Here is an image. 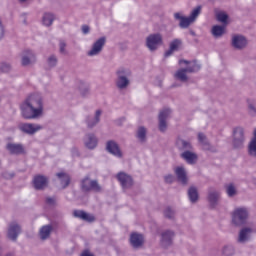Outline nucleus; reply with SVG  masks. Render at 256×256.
I'll return each instance as SVG.
<instances>
[{
	"label": "nucleus",
	"mask_w": 256,
	"mask_h": 256,
	"mask_svg": "<svg viewBox=\"0 0 256 256\" xmlns=\"http://www.w3.org/2000/svg\"><path fill=\"white\" fill-rule=\"evenodd\" d=\"M177 145H178V147H181L182 149H191V143H189L185 140H178Z\"/></svg>",
	"instance_id": "43"
},
{
	"label": "nucleus",
	"mask_w": 256,
	"mask_h": 256,
	"mask_svg": "<svg viewBox=\"0 0 256 256\" xmlns=\"http://www.w3.org/2000/svg\"><path fill=\"white\" fill-rule=\"evenodd\" d=\"M146 135H147V129H145V127H139L137 132V137L139 141H145Z\"/></svg>",
	"instance_id": "41"
},
{
	"label": "nucleus",
	"mask_w": 256,
	"mask_h": 256,
	"mask_svg": "<svg viewBox=\"0 0 256 256\" xmlns=\"http://www.w3.org/2000/svg\"><path fill=\"white\" fill-rule=\"evenodd\" d=\"M84 145L87 149H95L97 147V136L95 134H87L84 138Z\"/></svg>",
	"instance_id": "21"
},
{
	"label": "nucleus",
	"mask_w": 256,
	"mask_h": 256,
	"mask_svg": "<svg viewBox=\"0 0 256 256\" xmlns=\"http://www.w3.org/2000/svg\"><path fill=\"white\" fill-rule=\"evenodd\" d=\"M198 140L203 146V149H205L206 151H211V148L209 147V142H207V138L205 137V134L199 133Z\"/></svg>",
	"instance_id": "36"
},
{
	"label": "nucleus",
	"mask_w": 256,
	"mask_h": 256,
	"mask_svg": "<svg viewBox=\"0 0 256 256\" xmlns=\"http://www.w3.org/2000/svg\"><path fill=\"white\" fill-rule=\"evenodd\" d=\"M81 256H93V254H91V252L89 251H84Z\"/></svg>",
	"instance_id": "51"
},
{
	"label": "nucleus",
	"mask_w": 256,
	"mask_h": 256,
	"mask_svg": "<svg viewBox=\"0 0 256 256\" xmlns=\"http://www.w3.org/2000/svg\"><path fill=\"white\" fill-rule=\"evenodd\" d=\"M18 127L22 133H27V135H35V133L43 129V126L31 123H21Z\"/></svg>",
	"instance_id": "6"
},
{
	"label": "nucleus",
	"mask_w": 256,
	"mask_h": 256,
	"mask_svg": "<svg viewBox=\"0 0 256 256\" xmlns=\"http://www.w3.org/2000/svg\"><path fill=\"white\" fill-rule=\"evenodd\" d=\"M211 33L213 37H222L225 34V26L215 25L212 27Z\"/></svg>",
	"instance_id": "32"
},
{
	"label": "nucleus",
	"mask_w": 256,
	"mask_h": 256,
	"mask_svg": "<svg viewBox=\"0 0 256 256\" xmlns=\"http://www.w3.org/2000/svg\"><path fill=\"white\" fill-rule=\"evenodd\" d=\"M117 179L124 190L133 186V178L125 172L118 173Z\"/></svg>",
	"instance_id": "10"
},
{
	"label": "nucleus",
	"mask_w": 256,
	"mask_h": 256,
	"mask_svg": "<svg viewBox=\"0 0 256 256\" xmlns=\"http://www.w3.org/2000/svg\"><path fill=\"white\" fill-rule=\"evenodd\" d=\"M201 10L202 7L201 6H197L196 8H194L192 10V12L190 13V18L191 20L195 23L196 19L199 17V15H201Z\"/></svg>",
	"instance_id": "37"
},
{
	"label": "nucleus",
	"mask_w": 256,
	"mask_h": 256,
	"mask_svg": "<svg viewBox=\"0 0 256 256\" xmlns=\"http://www.w3.org/2000/svg\"><path fill=\"white\" fill-rule=\"evenodd\" d=\"M117 73H118V78L116 81V85L118 89H127V87L129 86L128 77H131V70L127 68H120Z\"/></svg>",
	"instance_id": "4"
},
{
	"label": "nucleus",
	"mask_w": 256,
	"mask_h": 256,
	"mask_svg": "<svg viewBox=\"0 0 256 256\" xmlns=\"http://www.w3.org/2000/svg\"><path fill=\"white\" fill-rule=\"evenodd\" d=\"M57 177H58L63 188L67 187V185H69V183L71 181V179L69 178V174H66L64 172L58 173Z\"/></svg>",
	"instance_id": "34"
},
{
	"label": "nucleus",
	"mask_w": 256,
	"mask_h": 256,
	"mask_svg": "<svg viewBox=\"0 0 256 256\" xmlns=\"http://www.w3.org/2000/svg\"><path fill=\"white\" fill-rule=\"evenodd\" d=\"M247 219H249V208L247 207H238L232 212V223L236 227L245 225Z\"/></svg>",
	"instance_id": "3"
},
{
	"label": "nucleus",
	"mask_w": 256,
	"mask_h": 256,
	"mask_svg": "<svg viewBox=\"0 0 256 256\" xmlns=\"http://www.w3.org/2000/svg\"><path fill=\"white\" fill-rule=\"evenodd\" d=\"M255 232V229L251 226L244 227L240 230L238 235V243H247L251 239V235Z\"/></svg>",
	"instance_id": "11"
},
{
	"label": "nucleus",
	"mask_w": 256,
	"mask_h": 256,
	"mask_svg": "<svg viewBox=\"0 0 256 256\" xmlns=\"http://www.w3.org/2000/svg\"><path fill=\"white\" fill-rule=\"evenodd\" d=\"M53 21H55V14L51 12H46L43 14L42 24L45 25V27H51V25H53Z\"/></svg>",
	"instance_id": "27"
},
{
	"label": "nucleus",
	"mask_w": 256,
	"mask_h": 256,
	"mask_svg": "<svg viewBox=\"0 0 256 256\" xmlns=\"http://www.w3.org/2000/svg\"><path fill=\"white\" fill-rule=\"evenodd\" d=\"M171 115V109L166 108L162 111H160L158 119H159V130L162 133H165L167 131V119H169V116Z\"/></svg>",
	"instance_id": "8"
},
{
	"label": "nucleus",
	"mask_w": 256,
	"mask_h": 256,
	"mask_svg": "<svg viewBox=\"0 0 256 256\" xmlns=\"http://www.w3.org/2000/svg\"><path fill=\"white\" fill-rule=\"evenodd\" d=\"M248 153L252 157H256V128L254 129L253 138L251 139L248 146Z\"/></svg>",
	"instance_id": "29"
},
{
	"label": "nucleus",
	"mask_w": 256,
	"mask_h": 256,
	"mask_svg": "<svg viewBox=\"0 0 256 256\" xmlns=\"http://www.w3.org/2000/svg\"><path fill=\"white\" fill-rule=\"evenodd\" d=\"M46 203L48 205H54L55 204V198H47Z\"/></svg>",
	"instance_id": "50"
},
{
	"label": "nucleus",
	"mask_w": 256,
	"mask_h": 256,
	"mask_svg": "<svg viewBox=\"0 0 256 256\" xmlns=\"http://www.w3.org/2000/svg\"><path fill=\"white\" fill-rule=\"evenodd\" d=\"M174 19H176V21H180L179 25L181 29H187L191 23H194L189 16L185 17L181 12L175 13Z\"/></svg>",
	"instance_id": "16"
},
{
	"label": "nucleus",
	"mask_w": 256,
	"mask_h": 256,
	"mask_svg": "<svg viewBox=\"0 0 256 256\" xmlns=\"http://www.w3.org/2000/svg\"><path fill=\"white\" fill-rule=\"evenodd\" d=\"M3 35H5V30L3 28V24L0 21V39H3Z\"/></svg>",
	"instance_id": "48"
},
{
	"label": "nucleus",
	"mask_w": 256,
	"mask_h": 256,
	"mask_svg": "<svg viewBox=\"0 0 256 256\" xmlns=\"http://www.w3.org/2000/svg\"><path fill=\"white\" fill-rule=\"evenodd\" d=\"M101 110H97L94 117H89L86 120L88 127H95L101 121Z\"/></svg>",
	"instance_id": "28"
},
{
	"label": "nucleus",
	"mask_w": 256,
	"mask_h": 256,
	"mask_svg": "<svg viewBox=\"0 0 256 256\" xmlns=\"http://www.w3.org/2000/svg\"><path fill=\"white\" fill-rule=\"evenodd\" d=\"M32 63H35V52L31 50L24 51L22 54V65L26 67Z\"/></svg>",
	"instance_id": "20"
},
{
	"label": "nucleus",
	"mask_w": 256,
	"mask_h": 256,
	"mask_svg": "<svg viewBox=\"0 0 256 256\" xmlns=\"http://www.w3.org/2000/svg\"><path fill=\"white\" fill-rule=\"evenodd\" d=\"M164 217L167 219H173L175 217V210L171 207H166L164 210Z\"/></svg>",
	"instance_id": "42"
},
{
	"label": "nucleus",
	"mask_w": 256,
	"mask_h": 256,
	"mask_svg": "<svg viewBox=\"0 0 256 256\" xmlns=\"http://www.w3.org/2000/svg\"><path fill=\"white\" fill-rule=\"evenodd\" d=\"M164 180L166 183H173V181H175V176L172 174H167L164 176Z\"/></svg>",
	"instance_id": "46"
},
{
	"label": "nucleus",
	"mask_w": 256,
	"mask_h": 256,
	"mask_svg": "<svg viewBox=\"0 0 256 256\" xmlns=\"http://www.w3.org/2000/svg\"><path fill=\"white\" fill-rule=\"evenodd\" d=\"M7 149L14 155H19V153H23V146L21 144L9 143L7 145Z\"/></svg>",
	"instance_id": "30"
},
{
	"label": "nucleus",
	"mask_w": 256,
	"mask_h": 256,
	"mask_svg": "<svg viewBox=\"0 0 256 256\" xmlns=\"http://www.w3.org/2000/svg\"><path fill=\"white\" fill-rule=\"evenodd\" d=\"M89 31H90L89 26H87V25L82 26V32L84 35H87V33H89Z\"/></svg>",
	"instance_id": "49"
},
{
	"label": "nucleus",
	"mask_w": 256,
	"mask_h": 256,
	"mask_svg": "<svg viewBox=\"0 0 256 256\" xmlns=\"http://www.w3.org/2000/svg\"><path fill=\"white\" fill-rule=\"evenodd\" d=\"M0 69L3 71V73H7V71L11 69V65H9L8 63H2L0 64Z\"/></svg>",
	"instance_id": "45"
},
{
	"label": "nucleus",
	"mask_w": 256,
	"mask_h": 256,
	"mask_svg": "<svg viewBox=\"0 0 256 256\" xmlns=\"http://www.w3.org/2000/svg\"><path fill=\"white\" fill-rule=\"evenodd\" d=\"M24 119H39L43 115V98L39 94L30 95L21 105Z\"/></svg>",
	"instance_id": "1"
},
{
	"label": "nucleus",
	"mask_w": 256,
	"mask_h": 256,
	"mask_svg": "<svg viewBox=\"0 0 256 256\" xmlns=\"http://www.w3.org/2000/svg\"><path fill=\"white\" fill-rule=\"evenodd\" d=\"M173 237H175V232L168 230V231H164L161 234V240H160V244L162 247H169L171 245H173Z\"/></svg>",
	"instance_id": "14"
},
{
	"label": "nucleus",
	"mask_w": 256,
	"mask_h": 256,
	"mask_svg": "<svg viewBox=\"0 0 256 256\" xmlns=\"http://www.w3.org/2000/svg\"><path fill=\"white\" fill-rule=\"evenodd\" d=\"M216 19L217 21H219L220 23H223L224 25H227L229 23V16L227 15V13L222 11L216 14Z\"/></svg>",
	"instance_id": "35"
},
{
	"label": "nucleus",
	"mask_w": 256,
	"mask_h": 256,
	"mask_svg": "<svg viewBox=\"0 0 256 256\" xmlns=\"http://www.w3.org/2000/svg\"><path fill=\"white\" fill-rule=\"evenodd\" d=\"M232 46L235 49H243L247 46V39L242 35H235L232 37Z\"/></svg>",
	"instance_id": "19"
},
{
	"label": "nucleus",
	"mask_w": 256,
	"mask_h": 256,
	"mask_svg": "<svg viewBox=\"0 0 256 256\" xmlns=\"http://www.w3.org/2000/svg\"><path fill=\"white\" fill-rule=\"evenodd\" d=\"M222 253L225 256H231L235 254V248L232 245L224 246L222 249Z\"/></svg>",
	"instance_id": "38"
},
{
	"label": "nucleus",
	"mask_w": 256,
	"mask_h": 256,
	"mask_svg": "<svg viewBox=\"0 0 256 256\" xmlns=\"http://www.w3.org/2000/svg\"><path fill=\"white\" fill-rule=\"evenodd\" d=\"M174 173L179 181V183H182V185H187V171L185 170V167L183 166H177L174 169Z\"/></svg>",
	"instance_id": "17"
},
{
	"label": "nucleus",
	"mask_w": 256,
	"mask_h": 256,
	"mask_svg": "<svg viewBox=\"0 0 256 256\" xmlns=\"http://www.w3.org/2000/svg\"><path fill=\"white\" fill-rule=\"evenodd\" d=\"M181 157L184 161L189 163V165H193L197 161V154L191 152V151H185L181 154Z\"/></svg>",
	"instance_id": "25"
},
{
	"label": "nucleus",
	"mask_w": 256,
	"mask_h": 256,
	"mask_svg": "<svg viewBox=\"0 0 256 256\" xmlns=\"http://www.w3.org/2000/svg\"><path fill=\"white\" fill-rule=\"evenodd\" d=\"M19 233H21V227L16 222H12L8 227V238L15 241L19 237Z\"/></svg>",
	"instance_id": "18"
},
{
	"label": "nucleus",
	"mask_w": 256,
	"mask_h": 256,
	"mask_svg": "<svg viewBox=\"0 0 256 256\" xmlns=\"http://www.w3.org/2000/svg\"><path fill=\"white\" fill-rule=\"evenodd\" d=\"M51 231H53V227L51 225H45L40 229V239L45 240L48 239L49 235H51Z\"/></svg>",
	"instance_id": "33"
},
{
	"label": "nucleus",
	"mask_w": 256,
	"mask_h": 256,
	"mask_svg": "<svg viewBox=\"0 0 256 256\" xmlns=\"http://www.w3.org/2000/svg\"><path fill=\"white\" fill-rule=\"evenodd\" d=\"M35 189H45L47 187V178L45 176H36L33 180Z\"/></svg>",
	"instance_id": "23"
},
{
	"label": "nucleus",
	"mask_w": 256,
	"mask_h": 256,
	"mask_svg": "<svg viewBox=\"0 0 256 256\" xmlns=\"http://www.w3.org/2000/svg\"><path fill=\"white\" fill-rule=\"evenodd\" d=\"M59 47H60V53H65V47H67V44L65 43V41L61 40L59 43Z\"/></svg>",
	"instance_id": "47"
},
{
	"label": "nucleus",
	"mask_w": 256,
	"mask_h": 256,
	"mask_svg": "<svg viewBox=\"0 0 256 256\" xmlns=\"http://www.w3.org/2000/svg\"><path fill=\"white\" fill-rule=\"evenodd\" d=\"M188 197L191 203H197V201L199 200V192L197 191V188L193 186L190 187L188 189Z\"/></svg>",
	"instance_id": "31"
},
{
	"label": "nucleus",
	"mask_w": 256,
	"mask_h": 256,
	"mask_svg": "<svg viewBox=\"0 0 256 256\" xmlns=\"http://www.w3.org/2000/svg\"><path fill=\"white\" fill-rule=\"evenodd\" d=\"M208 203L211 209H217L221 205V193L217 190H210L208 193Z\"/></svg>",
	"instance_id": "7"
},
{
	"label": "nucleus",
	"mask_w": 256,
	"mask_h": 256,
	"mask_svg": "<svg viewBox=\"0 0 256 256\" xmlns=\"http://www.w3.org/2000/svg\"><path fill=\"white\" fill-rule=\"evenodd\" d=\"M105 46V37H101L92 45V48L88 51V57H95L103 51V47Z\"/></svg>",
	"instance_id": "9"
},
{
	"label": "nucleus",
	"mask_w": 256,
	"mask_h": 256,
	"mask_svg": "<svg viewBox=\"0 0 256 256\" xmlns=\"http://www.w3.org/2000/svg\"><path fill=\"white\" fill-rule=\"evenodd\" d=\"M73 155H79V151L77 149L73 150Z\"/></svg>",
	"instance_id": "53"
},
{
	"label": "nucleus",
	"mask_w": 256,
	"mask_h": 256,
	"mask_svg": "<svg viewBox=\"0 0 256 256\" xmlns=\"http://www.w3.org/2000/svg\"><path fill=\"white\" fill-rule=\"evenodd\" d=\"M29 0H18L19 3H21V5L28 3Z\"/></svg>",
	"instance_id": "52"
},
{
	"label": "nucleus",
	"mask_w": 256,
	"mask_h": 256,
	"mask_svg": "<svg viewBox=\"0 0 256 256\" xmlns=\"http://www.w3.org/2000/svg\"><path fill=\"white\" fill-rule=\"evenodd\" d=\"M106 149L108 153H111V155H114V157H118V159H121V157H123V152H121L119 144H117V142L115 141H108Z\"/></svg>",
	"instance_id": "13"
},
{
	"label": "nucleus",
	"mask_w": 256,
	"mask_h": 256,
	"mask_svg": "<svg viewBox=\"0 0 256 256\" xmlns=\"http://www.w3.org/2000/svg\"><path fill=\"white\" fill-rule=\"evenodd\" d=\"M47 66L52 69V67H57V56L50 55L47 59Z\"/></svg>",
	"instance_id": "40"
},
{
	"label": "nucleus",
	"mask_w": 256,
	"mask_h": 256,
	"mask_svg": "<svg viewBox=\"0 0 256 256\" xmlns=\"http://www.w3.org/2000/svg\"><path fill=\"white\" fill-rule=\"evenodd\" d=\"M179 47H181V39H174L170 43V48L165 52L164 57H171L175 51H179Z\"/></svg>",
	"instance_id": "22"
},
{
	"label": "nucleus",
	"mask_w": 256,
	"mask_h": 256,
	"mask_svg": "<svg viewBox=\"0 0 256 256\" xmlns=\"http://www.w3.org/2000/svg\"><path fill=\"white\" fill-rule=\"evenodd\" d=\"M74 217H78V219H83V221H95V217L93 215L81 210H75Z\"/></svg>",
	"instance_id": "24"
},
{
	"label": "nucleus",
	"mask_w": 256,
	"mask_h": 256,
	"mask_svg": "<svg viewBox=\"0 0 256 256\" xmlns=\"http://www.w3.org/2000/svg\"><path fill=\"white\" fill-rule=\"evenodd\" d=\"M146 45L150 51H155L159 45H163V36L161 34L149 35L146 39Z\"/></svg>",
	"instance_id": "5"
},
{
	"label": "nucleus",
	"mask_w": 256,
	"mask_h": 256,
	"mask_svg": "<svg viewBox=\"0 0 256 256\" xmlns=\"http://www.w3.org/2000/svg\"><path fill=\"white\" fill-rule=\"evenodd\" d=\"M130 243L134 247H141V245H143V235L132 233L130 236Z\"/></svg>",
	"instance_id": "26"
},
{
	"label": "nucleus",
	"mask_w": 256,
	"mask_h": 256,
	"mask_svg": "<svg viewBox=\"0 0 256 256\" xmlns=\"http://www.w3.org/2000/svg\"><path fill=\"white\" fill-rule=\"evenodd\" d=\"M248 109H249L251 115H256L255 102L248 101Z\"/></svg>",
	"instance_id": "44"
},
{
	"label": "nucleus",
	"mask_w": 256,
	"mask_h": 256,
	"mask_svg": "<svg viewBox=\"0 0 256 256\" xmlns=\"http://www.w3.org/2000/svg\"><path fill=\"white\" fill-rule=\"evenodd\" d=\"M180 67H183L179 69L175 74L174 77L178 81H182L185 83L187 81V73H195V71H199L201 69V65L194 61V62H188L187 60H180L179 61Z\"/></svg>",
	"instance_id": "2"
},
{
	"label": "nucleus",
	"mask_w": 256,
	"mask_h": 256,
	"mask_svg": "<svg viewBox=\"0 0 256 256\" xmlns=\"http://www.w3.org/2000/svg\"><path fill=\"white\" fill-rule=\"evenodd\" d=\"M233 137H234V141H233L234 147L236 148L241 147V145H243V141H245L243 128L241 127L235 128L233 131Z\"/></svg>",
	"instance_id": "12"
},
{
	"label": "nucleus",
	"mask_w": 256,
	"mask_h": 256,
	"mask_svg": "<svg viewBox=\"0 0 256 256\" xmlns=\"http://www.w3.org/2000/svg\"><path fill=\"white\" fill-rule=\"evenodd\" d=\"M82 189L83 191H100L101 187H99V184L97 183V181H92L89 178H85L82 181Z\"/></svg>",
	"instance_id": "15"
},
{
	"label": "nucleus",
	"mask_w": 256,
	"mask_h": 256,
	"mask_svg": "<svg viewBox=\"0 0 256 256\" xmlns=\"http://www.w3.org/2000/svg\"><path fill=\"white\" fill-rule=\"evenodd\" d=\"M226 193H227L228 197H235V195H237V189L235 188V186L233 184H229L226 187Z\"/></svg>",
	"instance_id": "39"
}]
</instances>
